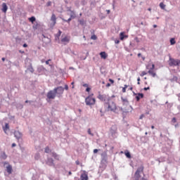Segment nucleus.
<instances>
[{"mask_svg":"<svg viewBox=\"0 0 180 180\" xmlns=\"http://www.w3.org/2000/svg\"><path fill=\"white\" fill-rule=\"evenodd\" d=\"M106 105L108 112H116L117 110V106H116V103L113 101H109Z\"/></svg>","mask_w":180,"mask_h":180,"instance_id":"1","label":"nucleus"},{"mask_svg":"<svg viewBox=\"0 0 180 180\" xmlns=\"http://www.w3.org/2000/svg\"><path fill=\"white\" fill-rule=\"evenodd\" d=\"M169 65L170 67H176L178 65H180V60L179 59H174L173 58L169 57Z\"/></svg>","mask_w":180,"mask_h":180,"instance_id":"2","label":"nucleus"},{"mask_svg":"<svg viewBox=\"0 0 180 180\" xmlns=\"http://www.w3.org/2000/svg\"><path fill=\"white\" fill-rule=\"evenodd\" d=\"M85 102L86 105H87L88 106H92L95 104L96 100H95V98H93V96L90 95L86 98Z\"/></svg>","mask_w":180,"mask_h":180,"instance_id":"3","label":"nucleus"},{"mask_svg":"<svg viewBox=\"0 0 180 180\" xmlns=\"http://www.w3.org/2000/svg\"><path fill=\"white\" fill-rule=\"evenodd\" d=\"M71 40V37L67 35H62L60 41L63 44H68Z\"/></svg>","mask_w":180,"mask_h":180,"instance_id":"4","label":"nucleus"},{"mask_svg":"<svg viewBox=\"0 0 180 180\" xmlns=\"http://www.w3.org/2000/svg\"><path fill=\"white\" fill-rule=\"evenodd\" d=\"M57 95V93H56V91L53 90H51L49 91L47 94H46V96H47V98L48 99H56V96Z\"/></svg>","mask_w":180,"mask_h":180,"instance_id":"5","label":"nucleus"},{"mask_svg":"<svg viewBox=\"0 0 180 180\" xmlns=\"http://www.w3.org/2000/svg\"><path fill=\"white\" fill-rule=\"evenodd\" d=\"M51 20L52 21V23H51L50 26L51 27H54V26H56V24L57 23V18L56 17V14H52L51 17Z\"/></svg>","mask_w":180,"mask_h":180,"instance_id":"6","label":"nucleus"},{"mask_svg":"<svg viewBox=\"0 0 180 180\" xmlns=\"http://www.w3.org/2000/svg\"><path fill=\"white\" fill-rule=\"evenodd\" d=\"M55 92L58 95H63L64 94V88L63 86H58L54 89Z\"/></svg>","mask_w":180,"mask_h":180,"instance_id":"7","label":"nucleus"},{"mask_svg":"<svg viewBox=\"0 0 180 180\" xmlns=\"http://www.w3.org/2000/svg\"><path fill=\"white\" fill-rule=\"evenodd\" d=\"M108 98L109 97L106 94H99L98 96V98L102 102H105V101H108Z\"/></svg>","mask_w":180,"mask_h":180,"instance_id":"8","label":"nucleus"},{"mask_svg":"<svg viewBox=\"0 0 180 180\" xmlns=\"http://www.w3.org/2000/svg\"><path fill=\"white\" fill-rule=\"evenodd\" d=\"M112 136L116 134V133H117V126L116 125H112L110 128V130Z\"/></svg>","mask_w":180,"mask_h":180,"instance_id":"9","label":"nucleus"},{"mask_svg":"<svg viewBox=\"0 0 180 180\" xmlns=\"http://www.w3.org/2000/svg\"><path fill=\"white\" fill-rule=\"evenodd\" d=\"M2 12L4 13H6V11H8V6L6 5V3L2 4V8H1Z\"/></svg>","mask_w":180,"mask_h":180,"instance_id":"10","label":"nucleus"},{"mask_svg":"<svg viewBox=\"0 0 180 180\" xmlns=\"http://www.w3.org/2000/svg\"><path fill=\"white\" fill-rule=\"evenodd\" d=\"M100 56L101 58H103V60H106V58H108V53L105 51L101 52Z\"/></svg>","mask_w":180,"mask_h":180,"instance_id":"11","label":"nucleus"},{"mask_svg":"<svg viewBox=\"0 0 180 180\" xmlns=\"http://www.w3.org/2000/svg\"><path fill=\"white\" fill-rule=\"evenodd\" d=\"M143 98H144V94L139 93L136 96V99L137 101V102H139V101H140V99H143Z\"/></svg>","mask_w":180,"mask_h":180,"instance_id":"12","label":"nucleus"},{"mask_svg":"<svg viewBox=\"0 0 180 180\" xmlns=\"http://www.w3.org/2000/svg\"><path fill=\"white\" fill-rule=\"evenodd\" d=\"M47 165H49L51 167L52 165H54V160L53 158H49L47 162H46Z\"/></svg>","mask_w":180,"mask_h":180,"instance_id":"13","label":"nucleus"},{"mask_svg":"<svg viewBox=\"0 0 180 180\" xmlns=\"http://www.w3.org/2000/svg\"><path fill=\"white\" fill-rule=\"evenodd\" d=\"M88 174L86 173H83L80 176L81 180H88Z\"/></svg>","mask_w":180,"mask_h":180,"instance_id":"14","label":"nucleus"},{"mask_svg":"<svg viewBox=\"0 0 180 180\" xmlns=\"http://www.w3.org/2000/svg\"><path fill=\"white\" fill-rule=\"evenodd\" d=\"M14 135H15V137L19 140V139H20V137H22V134L18 131H15L14 132Z\"/></svg>","mask_w":180,"mask_h":180,"instance_id":"15","label":"nucleus"},{"mask_svg":"<svg viewBox=\"0 0 180 180\" xmlns=\"http://www.w3.org/2000/svg\"><path fill=\"white\" fill-rule=\"evenodd\" d=\"M141 177V176L140 175L139 172H136L135 174H134V180H140Z\"/></svg>","mask_w":180,"mask_h":180,"instance_id":"16","label":"nucleus"},{"mask_svg":"<svg viewBox=\"0 0 180 180\" xmlns=\"http://www.w3.org/2000/svg\"><path fill=\"white\" fill-rule=\"evenodd\" d=\"M120 40H124V37L126 39H127V37H129V36L124 35V32H120Z\"/></svg>","mask_w":180,"mask_h":180,"instance_id":"17","label":"nucleus"},{"mask_svg":"<svg viewBox=\"0 0 180 180\" xmlns=\"http://www.w3.org/2000/svg\"><path fill=\"white\" fill-rule=\"evenodd\" d=\"M3 129H4V133H6V134H7L6 131H8V130H9V124L6 123L5 127H3Z\"/></svg>","mask_w":180,"mask_h":180,"instance_id":"18","label":"nucleus"},{"mask_svg":"<svg viewBox=\"0 0 180 180\" xmlns=\"http://www.w3.org/2000/svg\"><path fill=\"white\" fill-rule=\"evenodd\" d=\"M6 171H7L8 174H12V165H8L6 167Z\"/></svg>","mask_w":180,"mask_h":180,"instance_id":"19","label":"nucleus"},{"mask_svg":"<svg viewBox=\"0 0 180 180\" xmlns=\"http://www.w3.org/2000/svg\"><path fill=\"white\" fill-rule=\"evenodd\" d=\"M148 72L149 73V75H151L153 77V78L157 77V73H155V72L153 71L152 70H148Z\"/></svg>","mask_w":180,"mask_h":180,"instance_id":"20","label":"nucleus"},{"mask_svg":"<svg viewBox=\"0 0 180 180\" xmlns=\"http://www.w3.org/2000/svg\"><path fill=\"white\" fill-rule=\"evenodd\" d=\"M144 171V166L141 165L139 168L137 169L136 172H143Z\"/></svg>","mask_w":180,"mask_h":180,"instance_id":"21","label":"nucleus"},{"mask_svg":"<svg viewBox=\"0 0 180 180\" xmlns=\"http://www.w3.org/2000/svg\"><path fill=\"white\" fill-rule=\"evenodd\" d=\"M124 155H126L127 158H131V155H130V152H129V150H125Z\"/></svg>","mask_w":180,"mask_h":180,"instance_id":"22","label":"nucleus"},{"mask_svg":"<svg viewBox=\"0 0 180 180\" xmlns=\"http://www.w3.org/2000/svg\"><path fill=\"white\" fill-rule=\"evenodd\" d=\"M70 18L71 19H75V18H77V15H75V13L72 11H70Z\"/></svg>","mask_w":180,"mask_h":180,"instance_id":"23","label":"nucleus"},{"mask_svg":"<svg viewBox=\"0 0 180 180\" xmlns=\"http://www.w3.org/2000/svg\"><path fill=\"white\" fill-rule=\"evenodd\" d=\"M52 157H53L55 160H60V157L56 153H52Z\"/></svg>","mask_w":180,"mask_h":180,"instance_id":"24","label":"nucleus"},{"mask_svg":"<svg viewBox=\"0 0 180 180\" xmlns=\"http://www.w3.org/2000/svg\"><path fill=\"white\" fill-rule=\"evenodd\" d=\"M27 70L30 71V72H32V73L34 72V69H33V66H32V64H30V65L27 68Z\"/></svg>","mask_w":180,"mask_h":180,"instance_id":"25","label":"nucleus"},{"mask_svg":"<svg viewBox=\"0 0 180 180\" xmlns=\"http://www.w3.org/2000/svg\"><path fill=\"white\" fill-rule=\"evenodd\" d=\"M122 101L124 105H129V101H127V98H122Z\"/></svg>","mask_w":180,"mask_h":180,"instance_id":"26","label":"nucleus"},{"mask_svg":"<svg viewBox=\"0 0 180 180\" xmlns=\"http://www.w3.org/2000/svg\"><path fill=\"white\" fill-rule=\"evenodd\" d=\"M176 43V41H175V38H172L171 39H170V44L172 45V46H174V44H175Z\"/></svg>","mask_w":180,"mask_h":180,"instance_id":"27","label":"nucleus"},{"mask_svg":"<svg viewBox=\"0 0 180 180\" xmlns=\"http://www.w3.org/2000/svg\"><path fill=\"white\" fill-rule=\"evenodd\" d=\"M45 153H46L47 154H49V153H51V150L50 149V148L49 146H46L45 148Z\"/></svg>","mask_w":180,"mask_h":180,"instance_id":"28","label":"nucleus"},{"mask_svg":"<svg viewBox=\"0 0 180 180\" xmlns=\"http://www.w3.org/2000/svg\"><path fill=\"white\" fill-rule=\"evenodd\" d=\"M129 86H127V84H124V87L122 88V93L125 94L126 92V89H127Z\"/></svg>","mask_w":180,"mask_h":180,"instance_id":"29","label":"nucleus"},{"mask_svg":"<svg viewBox=\"0 0 180 180\" xmlns=\"http://www.w3.org/2000/svg\"><path fill=\"white\" fill-rule=\"evenodd\" d=\"M62 20H63V22H67L68 23H70L71 22V20H72V18H71L70 17L68 18V20L62 18Z\"/></svg>","mask_w":180,"mask_h":180,"instance_id":"30","label":"nucleus"},{"mask_svg":"<svg viewBox=\"0 0 180 180\" xmlns=\"http://www.w3.org/2000/svg\"><path fill=\"white\" fill-rule=\"evenodd\" d=\"M29 20H30V22H32L33 23L34 22H36V18L31 17V18H29Z\"/></svg>","mask_w":180,"mask_h":180,"instance_id":"31","label":"nucleus"},{"mask_svg":"<svg viewBox=\"0 0 180 180\" xmlns=\"http://www.w3.org/2000/svg\"><path fill=\"white\" fill-rule=\"evenodd\" d=\"M7 155H6V153H3V154L1 155V158H3V160H6L7 158Z\"/></svg>","mask_w":180,"mask_h":180,"instance_id":"32","label":"nucleus"},{"mask_svg":"<svg viewBox=\"0 0 180 180\" xmlns=\"http://www.w3.org/2000/svg\"><path fill=\"white\" fill-rule=\"evenodd\" d=\"M160 6L161 9H165V4H164V3L161 2L160 4Z\"/></svg>","mask_w":180,"mask_h":180,"instance_id":"33","label":"nucleus"},{"mask_svg":"<svg viewBox=\"0 0 180 180\" xmlns=\"http://www.w3.org/2000/svg\"><path fill=\"white\" fill-rule=\"evenodd\" d=\"M61 33H63V32H61V30H58V33L56 34V37H60V36H61Z\"/></svg>","mask_w":180,"mask_h":180,"instance_id":"34","label":"nucleus"},{"mask_svg":"<svg viewBox=\"0 0 180 180\" xmlns=\"http://www.w3.org/2000/svg\"><path fill=\"white\" fill-rule=\"evenodd\" d=\"M144 75H147V72L146 71H143L140 74V77H144Z\"/></svg>","mask_w":180,"mask_h":180,"instance_id":"35","label":"nucleus"},{"mask_svg":"<svg viewBox=\"0 0 180 180\" xmlns=\"http://www.w3.org/2000/svg\"><path fill=\"white\" fill-rule=\"evenodd\" d=\"M91 40H96V39H98V37H96V35L94 34L91 37Z\"/></svg>","mask_w":180,"mask_h":180,"instance_id":"36","label":"nucleus"},{"mask_svg":"<svg viewBox=\"0 0 180 180\" xmlns=\"http://www.w3.org/2000/svg\"><path fill=\"white\" fill-rule=\"evenodd\" d=\"M79 22L80 25H82V26H84V25L85 24V22L84 21V20H79Z\"/></svg>","mask_w":180,"mask_h":180,"instance_id":"37","label":"nucleus"},{"mask_svg":"<svg viewBox=\"0 0 180 180\" xmlns=\"http://www.w3.org/2000/svg\"><path fill=\"white\" fill-rule=\"evenodd\" d=\"M172 123H176V118L173 117L172 120Z\"/></svg>","mask_w":180,"mask_h":180,"instance_id":"38","label":"nucleus"},{"mask_svg":"<svg viewBox=\"0 0 180 180\" xmlns=\"http://www.w3.org/2000/svg\"><path fill=\"white\" fill-rule=\"evenodd\" d=\"M83 86H84V88H88V87H89V84H83Z\"/></svg>","mask_w":180,"mask_h":180,"instance_id":"39","label":"nucleus"},{"mask_svg":"<svg viewBox=\"0 0 180 180\" xmlns=\"http://www.w3.org/2000/svg\"><path fill=\"white\" fill-rule=\"evenodd\" d=\"M46 6H51V1H48L46 3Z\"/></svg>","mask_w":180,"mask_h":180,"instance_id":"40","label":"nucleus"},{"mask_svg":"<svg viewBox=\"0 0 180 180\" xmlns=\"http://www.w3.org/2000/svg\"><path fill=\"white\" fill-rule=\"evenodd\" d=\"M90 91H91V88L90 87H86V92H90Z\"/></svg>","mask_w":180,"mask_h":180,"instance_id":"41","label":"nucleus"},{"mask_svg":"<svg viewBox=\"0 0 180 180\" xmlns=\"http://www.w3.org/2000/svg\"><path fill=\"white\" fill-rule=\"evenodd\" d=\"M50 61H51V59H49L48 60L46 61V65H49V64H50Z\"/></svg>","mask_w":180,"mask_h":180,"instance_id":"42","label":"nucleus"},{"mask_svg":"<svg viewBox=\"0 0 180 180\" xmlns=\"http://www.w3.org/2000/svg\"><path fill=\"white\" fill-rule=\"evenodd\" d=\"M88 134H90L91 136H94V134H92V133L91 132V129H88Z\"/></svg>","mask_w":180,"mask_h":180,"instance_id":"43","label":"nucleus"},{"mask_svg":"<svg viewBox=\"0 0 180 180\" xmlns=\"http://www.w3.org/2000/svg\"><path fill=\"white\" fill-rule=\"evenodd\" d=\"M109 82L111 83V84H115V81L112 79H109Z\"/></svg>","mask_w":180,"mask_h":180,"instance_id":"44","label":"nucleus"},{"mask_svg":"<svg viewBox=\"0 0 180 180\" xmlns=\"http://www.w3.org/2000/svg\"><path fill=\"white\" fill-rule=\"evenodd\" d=\"M150 89V86L143 88V91H148Z\"/></svg>","mask_w":180,"mask_h":180,"instance_id":"45","label":"nucleus"},{"mask_svg":"<svg viewBox=\"0 0 180 180\" xmlns=\"http://www.w3.org/2000/svg\"><path fill=\"white\" fill-rule=\"evenodd\" d=\"M115 44H119L120 43V41H119V40H115Z\"/></svg>","mask_w":180,"mask_h":180,"instance_id":"46","label":"nucleus"},{"mask_svg":"<svg viewBox=\"0 0 180 180\" xmlns=\"http://www.w3.org/2000/svg\"><path fill=\"white\" fill-rule=\"evenodd\" d=\"M65 89L66 91H68V85H67V84L65 85Z\"/></svg>","mask_w":180,"mask_h":180,"instance_id":"47","label":"nucleus"},{"mask_svg":"<svg viewBox=\"0 0 180 180\" xmlns=\"http://www.w3.org/2000/svg\"><path fill=\"white\" fill-rule=\"evenodd\" d=\"M137 81H138V85H140V81H141L140 77H138Z\"/></svg>","mask_w":180,"mask_h":180,"instance_id":"48","label":"nucleus"},{"mask_svg":"<svg viewBox=\"0 0 180 180\" xmlns=\"http://www.w3.org/2000/svg\"><path fill=\"white\" fill-rule=\"evenodd\" d=\"M98 151H99L98 149H94V154H96V153H98Z\"/></svg>","mask_w":180,"mask_h":180,"instance_id":"49","label":"nucleus"},{"mask_svg":"<svg viewBox=\"0 0 180 180\" xmlns=\"http://www.w3.org/2000/svg\"><path fill=\"white\" fill-rule=\"evenodd\" d=\"M154 68H155V65L154 64H153V65H152V68H151L150 70H154Z\"/></svg>","mask_w":180,"mask_h":180,"instance_id":"50","label":"nucleus"},{"mask_svg":"<svg viewBox=\"0 0 180 180\" xmlns=\"http://www.w3.org/2000/svg\"><path fill=\"white\" fill-rule=\"evenodd\" d=\"M22 47H25V48L27 47V44H24L22 45Z\"/></svg>","mask_w":180,"mask_h":180,"instance_id":"51","label":"nucleus"},{"mask_svg":"<svg viewBox=\"0 0 180 180\" xmlns=\"http://www.w3.org/2000/svg\"><path fill=\"white\" fill-rule=\"evenodd\" d=\"M11 147H16V143H12Z\"/></svg>","mask_w":180,"mask_h":180,"instance_id":"52","label":"nucleus"},{"mask_svg":"<svg viewBox=\"0 0 180 180\" xmlns=\"http://www.w3.org/2000/svg\"><path fill=\"white\" fill-rule=\"evenodd\" d=\"M77 165H79V162L78 160L76 161Z\"/></svg>","mask_w":180,"mask_h":180,"instance_id":"53","label":"nucleus"},{"mask_svg":"<svg viewBox=\"0 0 180 180\" xmlns=\"http://www.w3.org/2000/svg\"><path fill=\"white\" fill-rule=\"evenodd\" d=\"M107 13L109 15V13H110V10H107Z\"/></svg>","mask_w":180,"mask_h":180,"instance_id":"54","label":"nucleus"},{"mask_svg":"<svg viewBox=\"0 0 180 180\" xmlns=\"http://www.w3.org/2000/svg\"><path fill=\"white\" fill-rule=\"evenodd\" d=\"M138 57H141V53H138Z\"/></svg>","mask_w":180,"mask_h":180,"instance_id":"55","label":"nucleus"},{"mask_svg":"<svg viewBox=\"0 0 180 180\" xmlns=\"http://www.w3.org/2000/svg\"><path fill=\"white\" fill-rule=\"evenodd\" d=\"M106 86H110V83H108Z\"/></svg>","mask_w":180,"mask_h":180,"instance_id":"56","label":"nucleus"},{"mask_svg":"<svg viewBox=\"0 0 180 180\" xmlns=\"http://www.w3.org/2000/svg\"><path fill=\"white\" fill-rule=\"evenodd\" d=\"M153 27H154V29H155V27H157V25H154Z\"/></svg>","mask_w":180,"mask_h":180,"instance_id":"57","label":"nucleus"},{"mask_svg":"<svg viewBox=\"0 0 180 180\" xmlns=\"http://www.w3.org/2000/svg\"><path fill=\"white\" fill-rule=\"evenodd\" d=\"M2 61H5V58H1Z\"/></svg>","mask_w":180,"mask_h":180,"instance_id":"58","label":"nucleus"},{"mask_svg":"<svg viewBox=\"0 0 180 180\" xmlns=\"http://www.w3.org/2000/svg\"><path fill=\"white\" fill-rule=\"evenodd\" d=\"M141 180H147L144 177H143Z\"/></svg>","mask_w":180,"mask_h":180,"instance_id":"59","label":"nucleus"},{"mask_svg":"<svg viewBox=\"0 0 180 180\" xmlns=\"http://www.w3.org/2000/svg\"><path fill=\"white\" fill-rule=\"evenodd\" d=\"M72 173L71 172H69V175H72Z\"/></svg>","mask_w":180,"mask_h":180,"instance_id":"60","label":"nucleus"},{"mask_svg":"<svg viewBox=\"0 0 180 180\" xmlns=\"http://www.w3.org/2000/svg\"><path fill=\"white\" fill-rule=\"evenodd\" d=\"M25 103H29V101H25Z\"/></svg>","mask_w":180,"mask_h":180,"instance_id":"61","label":"nucleus"},{"mask_svg":"<svg viewBox=\"0 0 180 180\" xmlns=\"http://www.w3.org/2000/svg\"><path fill=\"white\" fill-rule=\"evenodd\" d=\"M151 129H154V125H152V126H151Z\"/></svg>","mask_w":180,"mask_h":180,"instance_id":"62","label":"nucleus"},{"mask_svg":"<svg viewBox=\"0 0 180 180\" xmlns=\"http://www.w3.org/2000/svg\"><path fill=\"white\" fill-rule=\"evenodd\" d=\"M20 51V53H25V51H22H22Z\"/></svg>","mask_w":180,"mask_h":180,"instance_id":"63","label":"nucleus"},{"mask_svg":"<svg viewBox=\"0 0 180 180\" xmlns=\"http://www.w3.org/2000/svg\"><path fill=\"white\" fill-rule=\"evenodd\" d=\"M145 85H147V82H145Z\"/></svg>","mask_w":180,"mask_h":180,"instance_id":"64","label":"nucleus"}]
</instances>
